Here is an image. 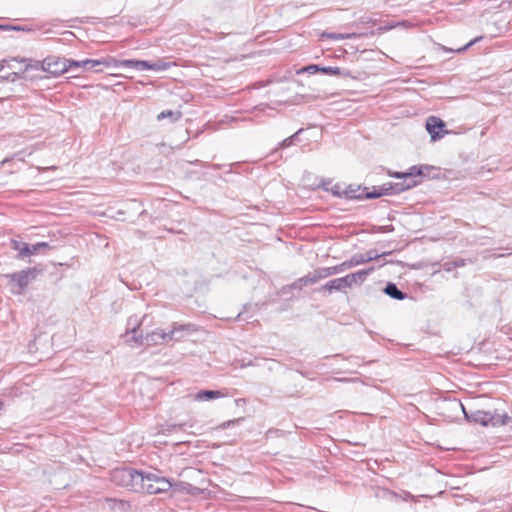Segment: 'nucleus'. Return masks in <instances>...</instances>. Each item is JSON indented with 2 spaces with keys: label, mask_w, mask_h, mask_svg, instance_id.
Wrapping results in <instances>:
<instances>
[{
  "label": "nucleus",
  "mask_w": 512,
  "mask_h": 512,
  "mask_svg": "<svg viewBox=\"0 0 512 512\" xmlns=\"http://www.w3.org/2000/svg\"><path fill=\"white\" fill-rule=\"evenodd\" d=\"M349 262H353V266H354V265L365 263L366 260H365L364 255H359V256H354Z\"/></svg>",
  "instance_id": "nucleus-36"
},
{
  "label": "nucleus",
  "mask_w": 512,
  "mask_h": 512,
  "mask_svg": "<svg viewBox=\"0 0 512 512\" xmlns=\"http://www.w3.org/2000/svg\"><path fill=\"white\" fill-rule=\"evenodd\" d=\"M320 70H321V67H319L318 65L312 64V65H308V66L302 68L300 71H298V73L308 72L310 74H313V73L318 72Z\"/></svg>",
  "instance_id": "nucleus-33"
},
{
  "label": "nucleus",
  "mask_w": 512,
  "mask_h": 512,
  "mask_svg": "<svg viewBox=\"0 0 512 512\" xmlns=\"http://www.w3.org/2000/svg\"><path fill=\"white\" fill-rule=\"evenodd\" d=\"M227 394L223 391L217 390H200L198 391L194 396V400L196 401H206V400H212L217 398L225 397Z\"/></svg>",
  "instance_id": "nucleus-12"
},
{
  "label": "nucleus",
  "mask_w": 512,
  "mask_h": 512,
  "mask_svg": "<svg viewBox=\"0 0 512 512\" xmlns=\"http://www.w3.org/2000/svg\"><path fill=\"white\" fill-rule=\"evenodd\" d=\"M80 67H79V61H76V60H69L68 59V72L71 71H77L79 70Z\"/></svg>",
  "instance_id": "nucleus-35"
},
{
  "label": "nucleus",
  "mask_w": 512,
  "mask_h": 512,
  "mask_svg": "<svg viewBox=\"0 0 512 512\" xmlns=\"http://www.w3.org/2000/svg\"><path fill=\"white\" fill-rule=\"evenodd\" d=\"M2 68H3V65H2V64H0V71L2 70Z\"/></svg>",
  "instance_id": "nucleus-46"
},
{
  "label": "nucleus",
  "mask_w": 512,
  "mask_h": 512,
  "mask_svg": "<svg viewBox=\"0 0 512 512\" xmlns=\"http://www.w3.org/2000/svg\"><path fill=\"white\" fill-rule=\"evenodd\" d=\"M444 127L445 123L438 117L430 116L426 120V129L434 141L443 137L444 132L442 130Z\"/></svg>",
  "instance_id": "nucleus-5"
},
{
  "label": "nucleus",
  "mask_w": 512,
  "mask_h": 512,
  "mask_svg": "<svg viewBox=\"0 0 512 512\" xmlns=\"http://www.w3.org/2000/svg\"><path fill=\"white\" fill-rule=\"evenodd\" d=\"M361 35L357 33H323L322 37L331 39V40H344V39H355L359 38Z\"/></svg>",
  "instance_id": "nucleus-18"
},
{
  "label": "nucleus",
  "mask_w": 512,
  "mask_h": 512,
  "mask_svg": "<svg viewBox=\"0 0 512 512\" xmlns=\"http://www.w3.org/2000/svg\"><path fill=\"white\" fill-rule=\"evenodd\" d=\"M364 257H365L366 262H368V261H372V260H374V259L379 258V257H380V255H378V254H377V252H376V251H374V250H369V251H367V252L364 254Z\"/></svg>",
  "instance_id": "nucleus-34"
},
{
  "label": "nucleus",
  "mask_w": 512,
  "mask_h": 512,
  "mask_svg": "<svg viewBox=\"0 0 512 512\" xmlns=\"http://www.w3.org/2000/svg\"><path fill=\"white\" fill-rule=\"evenodd\" d=\"M455 265L456 266H464V260H460V261L455 262Z\"/></svg>",
  "instance_id": "nucleus-41"
},
{
  "label": "nucleus",
  "mask_w": 512,
  "mask_h": 512,
  "mask_svg": "<svg viewBox=\"0 0 512 512\" xmlns=\"http://www.w3.org/2000/svg\"><path fill=\"white\" fill-rule=\"evenodd\" d=\"M119 505L124 506V505H125V503H124L123 501H120V502H119Z\"/></svg>",
  "instance_id": "nucleus-44"
},
{
  "label": "nucleus",
  "mask_w": 512,
  "mask_h": 512,
  "mask_svg": "<svg viewBox=\"0 0 512 512\" xmlns=\"http://www.w3.org/2000/svg\"><path fill=\"white\" fill-rule=\"evenodd\" d=\"M459 406L463 410L465 418L468 421L474 422V423H479L482 426L487 427V411L476 410V411H472V412L468 413L465 411L464 406L461 403H459Z\"/></svg>",
  "instance_id": "nucleus-10"
},
{
  "label": "nucleus",
  "mask_w": 512,
  "mask_h": 512,
  "mask_svg": "<svg viewBox=\"0 0 512 512\" xmlns=\"http://www.w3.org/2000/svg\"><path fill=\"white\" fill-rule=\"evenodd\" d=\"M372 270H373L372 268L367 269V270H360V271H357V272H355L353 274L356 277L357 282L358 283H362Z\"/></svg>",
  "instance_id": "nucleus-28"
},
{
  "label": "nucleus",
  "mask_w": 512,
  "mask_h": 512,
  "mask_svg": "<svg viewBox=\"0 0 512 512\" xmlns=\"http://www.w3.org/2000/svg\"><path fill=\"white\" fill-rule=\"evenodd\" d=\"M118 66L131 68L138 71L148 70L149 61L146 60H136V59H125L117 62Z\"/></svg>",
  "instance_id": "nucleus-11"
},
{
  "label": "nucleus",
  "mask_w": 512,
  "mask_h": 512,
  "mask_svg": "<svg viewBox=\"0 0 512 512\" xmlns=\"http://www.w3.org/2000/svg\"><path fill=\"white\" fill-rule=\"evenodd\" d=\"M345 288H351L353 285L358 284L356 277L353 273L342 277Z\"/></svg>",
  "instance_id": "nucleus-26"
},
{
  "label": "nucleus",
  "mask_w": 512,
  "mask_h": 512,
  "mask_svg": "<svg viewBox=\"0 0 512 512\" xmlns=\"http://www.w3.org/2000/svg\"><path fill=\"white\" fill-rule=\"evenodd\" d=\"M317 271H318V278H320V280L328 278L330 276H333V274H332L333 271H331L330 267L318 268Z\"/></svg>",
  "instance_id": "nucleus-30"
},
{
  "label": "nucleus",
  "mask_w": 512,
  "mask_h": 512,
  "mask_svg": "<svg viewBox=\"0 0 512 512\" xmlns=\"http://www.w3.org/2000/svg\"><path fill=\"white\" fill-rule=\"evenodd\" d=\"M390 252H383V254L381 256H386V255H389Z\"/></svg>",
  "instance_id": "nucleus-42"
},
{
  "label": "nucleus",
  "mask_w": 512,
  "mask_h": 512,
  "mask_svg": "<svg viewBox=\"0 0 512 512\" xmlns=\"http://www.w3.org/2000/svg\"><path fill=\"white\" fill-rule=\"evenodd\" d=\"M79 67H80V69H81L82 71H84V70H85V68H86V59H85V60H80V61H79Z\"/></svg>",
  "instance_id": "nucleus-39"
},
{
  "label": "nucleus",
  "mask_w": 512,
  "mask_h": 512,
  "mask_svg": "<svg viewBox=\"0 0 512 512\" xmlns=\"http://www.w3.org/2000/svg\"><path fill=\"white\" fill-rule=\"evenodd\" d=\"M173 332H165L161 329H156L145 336V344L147 346H158L169 342Z\"/></svg>",
  "instance_id": "nucleus-6"
},
{
  "label": "nucleus",
  "mask_w": 512,
  "mask_h": 512,
  "mask_svg": "<svg viewBox=\"0 0 512 512\" xmlns=\"http://www.w3.org/2000/svg\"><path fill=\"white\" fill-rule=\"evenodd\" d=\"M309 285L307 281L306 275L297 279L294 283H292L291 288L293 289H302L303 287Z\"/></svg>",
  "instance_id": "nucleus-29"
},
{
  "label": "nucleus",
  "mask_w": 512,
  "mask_h": 512,
  "mask_svg": "<svg viewBox=\"0 0 512 512\" xmlns=\"http://www.w3.org/2000/svg\"><path fill=\"white\" fill-rule=\"evenodd\" d=\"M0 28L1 29L21 30V28L18 27V26H3V25H0Z\"/></svg>",
  "instance_id": "nucleus-38"
},
{
  "label": "nucleus",
  "mask_w": 512,
  "mask_h": 512,
  "mask_svg": "<svg viewBox=\"0 0 512 512\" xmlns=\"http://www.w3.org/2000/svg\"><path fill=\"white\" fill-rule=\"evenodd\" d=\"M385 294L396 300H404L407 294L402 292L395 283L389 282L384 288Z\"/></svg>",
  "instance_id": "nucleus-14"
},
{
  "label": "nucleus",
  "mask_w": 512,
  "mask_h": 512,
  "mask_svg": "<svg viewBox=\"0 0 512 512\" xmlns=\"http://www.w3.org/2000/svg\"><path fill=\"white\" fill-rule=\"evenodd\" d=\"M111 62L116 61L114 59H103V60H94V59H86V71H95V72H101L102 69L101 66L109 67Z\"/></svg>",
  "instance_id": "nucleus-13"
},
{
  "label": "nucleus",
  "mask_w": 512,
  "mask_h": 512,
  "mask_svg": "<svg viewBox=\"0 0 512 512\" xmlns=\"http://www.w3.org/2000/svg\"><path fill=\"white\" fill-rule=\"evenodd\" d=\"M235 421H228L227 425H230L231 423H234Z\"/></svg>",
  "instance_id": "nucleus-45"
},
{
  "label": "nucleus",
  "mask_w": 512,
  "mask_h": 512,
  "mask_svg": "<svg viewBox=\"0 0 512 512\" xmlns=\"http://www.w3.org/2000/svg\"><path fill=\"white\" fill-rule=\"evenodd\" d=\"M171 66H172V63L171 62H167L165 60H157L155 62H150L149 61L148 70L165 71V70L169 69Z\"/></svg>",
  "instance_id": "nucleus-21"
},
{
  "label": "nucleus",
  "mask_w": 512,
  "mask_h": 512,
  "mask_svg": "<svg viewBox=\"0 0 512 512\" xmlns=\"http://www.w3.org/2000/svg\"><path fill=\"white\" fill-rule=\"evenodd\" d=\"M422 170L416 166H413L409 169V172L406 173H396L395 176L397 178L403 179L402 182L398 183H384L381 186L373 187V193H368L366 195L367 198H378L383 195H392L399 194L403 191H406L412 187L418 185V181L416 177L422 175Z\"/></svg>",
  "instance_id": "nucleus-1"
},
{
  "label": "nucleus",
  "mask_w": 512,
  "mask_h": 512,
  "mask_svg": "<svg viewBox=\"0 0 512 512\" xmlns=\"http://www.w3.org/2000/svg\"><path fill=\"white\" fill-rule=\"evenodd\" d=\"M144 320V317L141 319H138L136 316H131L127 320V329L125 336H128L129 334H136L140 326L142 325Z\"/></svg>",
  "instance_id": "nucleus-15"
},
{
  "label": "nucleus",
  "mask_w": 512,
  "mask_h": 512,
  "mask_svg": "<svg viewBox=\"0 0 512 512\" xmlns=\"http://www.w3.org/2000/svg\"><path fill=\"white\" fill-rule=\"evenodd\" d=\"M344 289L345 286L342 277L330 280L320 288V290H327L328 292L342 291Z\"/></svg>",
  "instance_id": "nucleus-16"
},
{
  "label": "nucleus",
  "mask_w": 512,
  "mask_h": 512,
  "mask_svg": "<svg viewBox=\"0 0 512 512\" xmlns=\"http://www.w3.org/2000/svg\"><path fill=\"white\" fill-rule=\"evenodd\" d=\"M183 424H173V425H167V431H173V430H181L183 428Z\"/></svg>",
  "instance_id": "nucleus-37"
},
{
  "label": "nucleus",
  "mask_w": 512,
  "mask_h": 512,
  "mask_svg": "<svg viewBox=\"0 0 512 512\" xmlns=\"http://www.w3.org/2000/svg\"><path fill=\"white\" fill-rule=\"evenodd\" d=\"M321 72L326 74L340 75L341 70L339 67H321Z\"/></svg>",
  "instance_id": "nucleus-32"
},
{
  "label": "nucleus",
  "mask_w": 512,
  "mask_h": 512,
  "mask_svg": "<svg viewBox=\"0 0 512 512\" xmlns=\"http://www.w3.org/2000/svg\"><path fill=\"white\" fill-rule=\"evenodd\" d=\"M41 69L53 75H61L68 72V59L56 56L45 58L41 63Z\"/></svg>",
  "instance_id": "nucleus-4"
},
{
  "label": "nucleus",
  "mask_w": 512,
  "mask_h": 512,
  "mask_svg": "<svg viewBox=\"0 0 512 512\" xmlns=\"http://www.w3.org/2000/svg\"><path fill=\"white\" fill-rule=\"evenodd\" d=\"M351 267H353V262H343L339 265L332 266L330 268H331V271H333L332 274L336 275V274H339V273L343 272L344 270L351 268Z\"/></svg>",
  "instance_id": "nucleus-25"
},
{
  "label": "nucleus",
  "mask_w": 512,
  "mask_h": 512,
  "mask_svg": "<svg viewBox=\"0 0 512 512\" xmlns=\"http://www.w3.org/2000/svg\"><path fill=\"white\" fill-rule=\"evenodd\" d=\"M181 116L182 113L180 111L166 110L157 115V120L160 121L164 118H169L171 122H176L181 118Z\"/></svg>",
  "instance_id": "nucleus-20"
},
{
  "label": "nucleus",
  "mask_w": 512,
  "mask_h": 512,
  "mask_svg": "<svg viewBox=\"0 0 512 512\" xmlns=\"http://www.w3.org/2000/svg\"><path fill=\"white\" fill-rule=\"evenodd\" d=\"M125 342L129 346H134V344L143 345L145 344V337H143L142 335H137V333L131 334V337L127 338Z\"/></svg>",
  "instance_id": "nucleus-23"
},
{
  "label": "nucleus",
  "mask_w": 512,
  "mask_h": 512,
  "mask_svg": "<svg viewBox=\"0 0 512 512\" xmlns=\"http://www.w3.org/2000/svg\"><path fill=\"white\" fill-rule=\"evenodd\" d=\"M302 131H303V129H299L293 135L284 139L281 143H279V147H277L275 149V151H277L279 148H287V147H290L291 145H293L295 142H297L299 140L298 137Z\"/></svg>",
  "instance_id": "nucleus-22"
},
{
  "label": "nucleus",
  "mask_w": 512,
  "mask_h": 512,
  "mask_svg": "<svg viewBox=\"0 0 512 512\" xmlns=\"http://www.w3.org/2000/svg\"><path fill=\"white\" fill-rule=\"evenodd\" d=\"M481 39V37H476L475 39L471 40L470 42H468L466 45H464L463 47H460L456 50H453V49H447L445 47H443L444 50L446 51H450V52H457V53H461V52H464L466 51L469 47H471L473 44H475L476 42H478L479 40Z\"/></svg>",
  "instance_id": "nucleus-27"
},
{
  "label": "nucleus",
  "mask_w": 512,
  "mask_h": 512,
  "mask_svg": "<svg viewBox=\"0 0 512 512\" xmlns=\"http://www.w3.org/2000/svg\"><path fill=\"white\" fill-rule=\"evenodd\" d=\"M8 78H10L12 81H14L18 78V74L16 72H13L10 74V76Z\"/></svg>",
  "instance_id": "nucleus-40"
},
{
  "label": "nucleus",
  "mask_w": 512,
  "mask_h": 512,
  "mask_svg": "<svg viewBox=\"0 0 512 512\" xmlns=\"http://www.w3.org/2000/svg\"><path fill=\"white\" fill-rule=\"evenodd\" d=\"M12 248L18 252L17 258H25L28 257L29 245L25 242L12 240Z\"/></svg>",
  "instance_id": "nucleus-17"
},
{
  "label": "nucleus",
  "mask_w": 512,
  "mask_h": 512,
  "mask_svg": "<svg viewBox=\"0 0 512 512\" xmlns=\"http://www.w3.org/2000/svg\"><path fill=\"white\" fill-rule=\"evenodd\" d=\"M337 381H340V382H343V381H348L347 379H336Z\"/></svg>",
  "instance_id": "nucleus-43"
},
{
  "label": "nucleus",
  "mask_w": 512,
  "mask_h": 512,
  "mask_svg": "<svg viewBox=\"0 0 512 512\" xmlns=\"http://www.w3.org/2000/svg\"><path fill=\"white\" fill-rule=\"evenodd\" d=\"M11 281L15 282L18 286V290L15 293L20 294L29 282L34 278V270L27 269L19 273L10 275Z\"/></svg>",
  "instance_id": "nucleus-7"
},
{
  "label": "nucleus",
  "mask_w": 512,
  "mask_h": 512,
  "mask_svg": "<svg viewBox=\"0 0 512 512\" xmlns=\"http://www.w3.org/2000/svg\"><path fill=\"white\" fill-rule=\"evenodd\" d=\"M512 422V418L506 413L499 414L496 411H487V427H497L508 425Z\"/></svg>",
  "instance_id": "nucleus-8"
},
{
  "label": "nucleus",
  "mask_w": 512,
  "mask_h": 512,
  "mask_svg": "<svg viewBox=\"0 0 512 512\" xmlns=\"http://www.w3.org/2000/svg\"><path fill=\"white\" fill-rule=\"evenodd\" d=\"M195 331V326L193 324H179L173 323L171 330L168 332H173L171 338H168V341H179L184 337V333H192Z\"/></svg>",
  "instance_id": "nucleus-9"
},
{
  "label": "nucleus",
  "mask_w": 512,
  "mask_h": 512,
  "mask_svg": "<svg viewBox=\"0 0 512 512\" xmlns=\"http://www.w3.org/2000/svg\"><path fill=\"white\" fill-rule=\"evenodd\" d=\"M110 479L115 485L133 492H140L143 488V473L130 467L114 469L111 471Z\"/></svg>",
  "instance_id": "nucleus-2"
},
{
  "label": "nucleus",
  "mask_w": 512,
  "mask_h": 512,
  "mask_svg": "<svg viewBox=\"0 0 512 512\" xmlns=\"http://www.w3.org/2000/svg\"><path fill=\"white\" fill-rule=\"evenodd\" d=\"M367 188H361V187H357V188H352V186L349 187L348 190L345 191V194L349 197V198H354V199H368L366 197V195L369 193L368 191H366Z\"/></svg>",
  "instance_id": "nucleus-19"
},
{
  "label": "nucleus",
  "mask_w": 512,
  "mask_h": 512,
  "mask_svg": "<svg viewBox=\"0 0 512 512\" xmlns=\"http://www.w3.org/2000/svg\"><path fill=\"white\" fill-rule=\"evenodd\" d=\"M171 486V482L164 477H159L154 473H143V488L140 492L148 494H159L167 492Z\"/></svg>",
  "instance_id": "nucleus-3"
},
{
  "label": "nucleus",
  "mask_w": 512,
  "mask_h": 512,
  "mask_svg": "<svg viewBox=\"0 0 512 512\" xmlns=\"http://www.w3.org/2000/svg\"><path fill=\"white\" fill-rule=\"evenodd\" d=\"M49 244L47 242H39L34 245L29 246L30 252H28V257L31 255L37 254L42 249H47Z\"/></svg>",
  "instance_id": "nucleus-24"
},
{
  "label": "nucleus",
  "mask_w": 512,
  "mask_h": 512,
  "mask_svg": "<svg viewBox=\"0 0 512 512\" xmlns=\"http://www.w3.org/2000/svg\"><path fill=\"white\" fill-rule=\"evenodd\" d=\"M306 277L309 285L314 284L320 280V278H318L317 269L314 270L313 272H309L308 274H306Z\"/></svg>",
  "instance_id": "nucleus-31"
}]
</instances>
